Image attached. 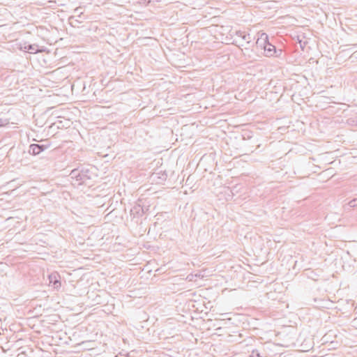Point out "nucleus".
<instances>
[{
  "label": "nucleus",
  "instance_id": "f257e3e1",
  "mask_svg": "<svg viewBox=\"0 0 357 357\" xmlns=\"http://www.w3.org/2000/svg\"><path fill=\"white\" fill-rule=\"evenodd\" d=\"M42 146L38 144H32L30 146V152L34 155L39 154L42 151Z\"/></svg>",
  "mask_w": 357,
  "mask_h": 357
},
{
  "label": "nucleus",
  "instance_id": "f03ea898",
  "mask_svg": "<svg viewBox=\"0 0 357 357\" xmlns=\"http://www.w3.org/2000/svg\"><path fill=\"white\" fill-rule=\"evenodd\" d=\"M273 50V47L271 46V45H269V47H268V52H272Z\"/></svg>",
  "mask_w": 357,
  "mask_h": 357
}]
</instances>
